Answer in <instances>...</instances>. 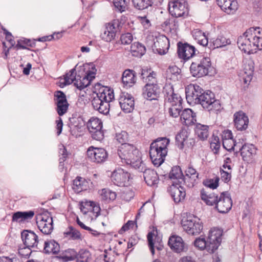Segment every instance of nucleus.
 <instances>
[{"label":"nucleus","instance_id":"603ef678","mask_svg":"<svg viewBox=\"0 0 262 262\" xmlns=\"http://www.w3.org/2000/svg\"><path fill=\"white\" fill-rule=\"evenodd\" d=\"M182 104L180 103L179 104L174 103V104H171L170 107L168 109V113L170 116L173 118H177L180 116V113L182 112Z\"/></svg>","mask_w":262,"mask_h":262},{"label":"nucleus","instance_id":"c85d7f7f","mask_svg":"<svg viewBox=\"0 0 262 262\" xmlns=\"http://www.w3.org/2000/svg\"><path fill=\"white\" fill-rule=\"evenodd\" d=\"M90 184L92 183L90 180H86L84 178L78 176L73 181L72 189L76 193H79L89 189Z\"/></svg>","mask_w":262,"mask_h":262},{"label":"nucleus","instance_id":"3c124183","mask_svg":"<svg viewBox=\"0 0 262 262\" xmlns=\"http://www.w3.org/2000/svg\"><path fill=\"white\" fill-rule=\"evenodd\" d=\"M68 229V231L64 232V237H69V239L72 240L81 239V233L78 230L71 226H69Z\"/></svg>","mask_w":262,"mask_h":262},{"label":"nucleus","instance_id":"7ed1b4c3","mask_svg":"<svg viewBox=\"0 0 262 262\" xmlns=\"http://www.w3.org/2000/svg\"><path fill=\"white\" fill-rule=\"evenodd\" d=\"M117 154L121 160H124L127 164L130 165L136 170L138 167L144 164L141 160V153L133 144H123L118 149Z\"/></svg>","mask_w":262,"mask_h":262},{"label":"nucleus","instance_id":"79ce46f5","mask_svg":"<svg viewBox=\"0 0 262 262\" xmlns=\"http://www.w3.org/2000/svg\"><path fill=\"white\" fill-rule=\"evenodd\" d=\"M170 140L166 137H160L155 140L150 144V146L155 147L156 149L165 150L168 151L167 146L169 145Z\"/></svg>","mask_w":262,"mask_h":262},{"label":"nucleus","instance_id":"f257e3e1","mask_svg":"<svg viewBox=\"0 0 262 262\" xmlns=\"http://www.w3.org/2000/svg\"><path fill=\"white\" fill-rule=\"evenodd\" d=\"M75 67L67 73L63 79H60L58 85L60 88L73 83L74 85L80 90L88 86L91 82L95 78L96 69L93 63H86L80 68L85 72L83 76H80L76 72Z\"/></svg>","mask_w":262,"mask_h":262},{"label":"nucleus","instance_id":"680f3d73","mask_svg":"<svg viewBox=\"0 0 262 262\" xmlns=\"http://www.w3.org/2000/svg\"><path fill=\"white\" fill-rule=\"evenodd\" d=\"M223 147H226L228 143H231L234 140L232 137V133L230 130H227L224 132L222 136Z\"/></svg>","mask_w":262,"mask_h":262},{"label":"nucleus","instance_id":"4c0bfd02","mask_svg":"<svg viewBox=\"0 0 262 262\" xmlns=\"http://www.w3.org/2000/svg\"><path fill=\"white\" fill-rule=\"evenodd\" d=\"M196 113H194L190 108H185L182 111L180 115L181 121L183 120L184 123L186 125H190L193 123L194 121H196Z\"/></svg>","mask_w":262,"mask_h":262},{"label":"nucleus","instance_id":"f3484780","mask_svg":"<svg viewBox=\"0 0 262 262\" xmlns=\"http://www.w3.org/2000/svg\"><path fill=\"white\" fill-rule=\"evenodd\" d=\"M130 174L122 168L115 170L112 173L111 180L118 186H125L128 182Z\"/></svg>","mask_w":262,"mask_h":262},{"label":"nucleus","instance_id":"aec40b11","mask_svg":"<svg viewBox=\"0 0 262 262\" xmlns=\"http://www.w3.org/2000/svg\"><path fill=\"white\" fill-rule=\"evenodd\" d=\"M163 93L165 100L171 104H179V103L182 104V98L179 94L174 92L173 85L171 84H165L163 88Z\"/></svg>","mask_w":262,"mask_h":262},{"label":"nucleus","instance_id":"a19ab883","mask_svg":"<svg viewBox=\"0 0 262 262\" xmlns=\"http://www.w3.org/2000/svg\"><path fill=\"white\" fill-rule=\"evenodd\" d=\"M195 134L201 140L204 141L209 136V126L207 125L197 123L195 127Z\"/></svg>","mask_w":262,"mask_h":262},{"label":"nucleus","instance_id":"f704fd0d","mask_svg":"<svg viewBox=\"0 0 262 262\" xmlns=\"http://www.w3.org/2000/svg\"><path fill=\"white\" fill-rule=\"evenodd\" d=\"M199 174L197 173L196 170L193 168L191 165H189L187 169L185 170V176H184V178H186V184L188 187H192L196 181L197 178H198Z\"/></svg>","mask_w":262,"mask_h":262},{"label":"nucleus","instance_id":"6e6d98bb","mask_svg":"<svg viewBox=\"0 0 262 262\" xmlns=\"http://www.w3.org/2000/svg\"><path fill=\"white\" fill-rule=\"evenodd\" d=\"M116 193L115 192L108 189H102L101 196L102 199L106 201H113L116 198Z\"/></svg>","mask_w":262,"mask_h":262},{"label":"nucleus","instance_id":"f8f14e48","mask_svg":"<svg viewBox=\"0 0 262 262\" xmlns=\"http://www.w3.org/2000/svg\"><path fill=\"white\" fill-rule=\"evenodd\" d=\"M195 49L193 46L189 44L187 42L183 43L181 41H179L177 43V54L178 57L183 59L184 61H186L196 56Z\"/></svg>","mask_w":262,"mask_h":262},{"label":"nucleus","instance_id":"5701e85b","mask_svg":"<svg viewBox=\"0 0 262 262\" xmlns=\"http://www.w3.org/2000/svg\"><path fill=\"white\" fill-rule=\"evenodd\" d=\"M167 154V150L164 152L162 150L156 149L155 147L150 146L149 156L155 166L157 167L160 166L164 162Z\"/></svg>","mask_w":262,"mask_h":262},{"label":"nucleus","instance_id":"4be33fe9","mask_svg":"<svg viewBox=\"0 0 262 262\" xmlns=\"http://www.w3.org/2000/svg\"><path fill=\"white\" fill-rule=\"evenodd\" d=\"M55 105L56 106V111L57 114L59 115L58 119L56 120L55 122L56 129L57 131L56 134L57 136H59L62 132L63 127V122L60 116H62L67 113L69 106V103L68 102H66L56 104Z\"/></svg>","mask_w":262,"mask_h":262},{"label":"nucleus","instance_id":"e2e57ef3","mask_svg":"<svg viewBox=\"0 0 262 262\" xmlns=\"http://www.w3.org/2000/svg\"><path fill=\"white\" fill-rule=\"evenodd\" d=\"M1 29L3 31L4 34L5 35L6 39L10 43V48H12L14 47L15 48V41L13 39V36L12 35L11 33L9 32L3 25H1Z\"/></svg>","mask_w":262,"mask_h":262},{"label":"nucleus","instance_id":"c756f323","mask_svg":"<svg viewBox=\"0 0 262 262\" xmlns=\"http://www.w3.org/2000/svg\"><path fill=\"white\" fill-rule=\"evenodd\" d=\"M200 196L202 200H203L207 205L214 206L218 201L219 198L218 195L214 192H209L208 188H203L200 192Z\"/></svg>","mask_w":262,"mask_h":262},{"label":"nucleus","instance_id":"20e7f679","mask_svg":"<svg viewBox=\"0 0 262 262\" xmlns=\"http://www.w3.org/2000/svg\"><path fill=\"white\" fill-rule=\"evenodd\" d=\"M211 66V62L209 57L204 55H198L194 57L189 70L193 77L200 78L208 74L209 69Z\"/></svg>","mask_w":262,"mask_h":262},{"label":"nucleus","instance_id":"e433bc0d","mask_svg":"<svg viewBox=\"0 0 262 262\" xmlns=\"http://www.w3.org/2000/svg\"><path fill=\"white\" fill-rule=\"evenodd\" d=\"M241 155L244 161H249L253 155L256 154V149L253 144H244L241 147Z\"/></svg>","mask_w":262,"mask_h":262},{"label":"nucleus","instance_id":"ddd939ff","mask_svg":"<svg viewBox=\"0 0 262 262\" xmlns=\"http://www.w3.org/2000/svg\"><path fill=\"white\" fill-rule=\"evenodd\" d=\"M137 170L139 172L143 173L144 181L147 185L150 186H157L159 179L158 174L155 170L147 168L145 163L138 167Z\"/></svg>","mask_w":262,"mask_h":262},{"label":"nucleus","instance_id":"de8ad7c7","mask_svg":"<svg viewBox=\"0 0 262 262\" xmlns=\"http://www.w3.org/2000/svg\"><path fill=\"white\" fill-rule=\"evenodd\" d=\"M86 126L89 132H91L96 128H102V122L97 118L92 117L86 123Z\"/></svg>","mask_w":262,"mask_h":262},{"label":"nucleus","instance_id":"9d476101","mask_svg":"<svg viewBox=\"0 0 262 262\" xmlns=\"http://www.w3.org/2000/svg\"><path fill=\"white\" fill-rule=\"evenodd\" d=\"M204 90L198 84H190L185 88L186 99L190 104L200 102V97Z\"/></svg>","mask_w":262,"mask_h":262},{"label":"nucleus","instance_id":"a878e982","mask_svg":"<svg viewBox=\"0 0 262 262\" xmlns=\"http://www.w3.org/2000/svg\"><path fill=\"white\" fill-rule=\"evenodd\" d=\"M216 1L221 9L228 14H233L238 8V3L236 0H216Z\"/></svg>","mask_w":262,"mask_h":262},{"label":"nucleus","instance_id":"bb28decb","mask_svg":"<svg viewBox=\"0 0 262 262\" xmlns=\"http://www.w3.org/2000/svg\"><path fill=\"white\" fill-rule=\"evenodd\" d=\"M34 215L35 212L33 210L17 211L12 214V222L19 224L29 222L33 217Z\"/></svg>","mask_w":262,"mask_h":262},{"label":"nucleus","instance_id":"8fccbe9b","mask_svg":"<svg viewBox=\"0 0 262 262\" xmlns=\"http://www.w3.org/2000/svg\"><path fill=\"white\" fill-rule=\"evenodd\" d=\"M253 64L252 61H250L247 66H245V73L246 76L244 77V81L246 84H249L252 78L254 69Z\"/></svg>","mask_w":262,"mask_h":262},{"label":"nucleus","instance_id":"72a5a7b5","mask_svg":"<svg viewBox=\"0 0 262 262\" xmlns=\"http://www.w3.org/2000/svg\"><path fill=\"white\" fill-rule=\"evenodd\" d=\"M253 31L251 33L254 36V40L253 39H250L251 44H252V48L254 49V52H256V50H261L262 49V36L259 27H253Z\"/></svg>","mask_w":262,"mask_h":262},{"label":"nucleus","instance_id":"37998d69","mask_svg":"<svg viewBox=\"0 0 262 262\" xmlns=\"http://www.w3.org/2000/svg\"><path fill=\"white\" fill-rule=\"evenodd\" d=\"M130 52L133 56L141 57L146 52V48L139 42H135L130 46Z\"/></svg>","mask_w":262,"mask_h":262},{"label":"nucleus","instance_id":"a18cd8bd","mask_svg":"<svg viewBox=\"0 0 262 262\" xmlns=\"http://www.w3.org/2000/svg\"><path fill=\"white\" fill-rule=\"evenodd\" d=\"M59 169L62 171L64 169V162L71 154L68 152L67 148L62 145L59 148Z\"/></svg>","mask_w":262,"mask_h":262},{"label":"nucleus","instance_id":"c9c22d12","mask_svg":"<svg viewBox=\"0 0 262 262\" xmlns=\"http://www.w3.org/2000/svg\"><path fill=\"white\" fill-rule=\"evenodd\" d=\"M117 31H119L117 30L111 23H108L106 26L104 32L101 34V37L105 41L110 42L115 38Z\"/></svg>","mask_w":262,"mask_h":262},{"label":"nucleus","instance_id":"6e6552de","mask_svg":"<svg viewBox=\"0 0 262 262\" xmlns=\"http://www.w3.org/2000/svg\"><path fill=\"white\" fill-rule=\"evenodd\" d=\"M253 27H251L247 29L242 36L238 37L237 44L238 48L245 53L248 54L254 53V49L252 48V44H251L250 39L254 40V36L252 34L253 31Z\"/></svg>","mask_w":262,"mask_h":262},{"label":"nucleus","instance_id":"7c9ffc66","mask_svg":"<svg viewBox=\"0 0 262 262\" xmlns=\"http://www.w3.org/2000/svg\"><path fill=\"white\" fill-rule=\"evenodd\" d=\"M121 79L124 87L130 88L136 82V73L133 70L126 69L123 72Z\"/></svg>","mask_w":262,"mask_h":262},{"label":"nucleus","instance_id":"2f4dec72","mask_svg":"<svg viewBox=\"0 0 262 262\" xmlns=\"http://www.w3.org/2000/svg\"><path fill=\"white\" fill-rule=\"evenodd\" d=\"M163 0H132L134 7L139 10H143L149 6L161 5Z\"/></svg>","mask_w":262,"mask_h":262},{"label":"nucleus","instance_id":"a211bd4d","mask_svg":"<svg viewBox=\"0 0 262 262\" xmlns=\"http://www.w3.org/2000/svg\"><path fill=\"white\" fill-rule=\"evenodd\" d=\"M21 238L24 246L39 249L37 247L39 242L38 236L33 231L30 230H23L21 232Z\"/></svg>","mask_w":262,"mask_h":262},{"label":"nucleus","instance_id":"bf43d9fd","mask_svg":"<svg viewBox=\"0 0 262 262\" xmlns=\"http://www.w3.org/2000/svg\"><path fill=\"white\" fill-rule=\"evenodd\" d=\"M193 36H194L195 39L197 40V42L199 45L203 47H205L208 45V39L201 31L195 32Z\"/></svg>","mask_w":262,"mask_h":262},{"label":"nucleus","instance_id":"1a4fd4ad","mask_svg":"<svg viewBox=\"0 0 262 262\" xmlns=\"http://www.w3.org/2000/svg\"><path fill=\"white\" fill-rule=\"evenodd\" d=\"M188 4L178 0L170 2L168 4V10L172 16L176 18L185 17L188 14Z\"/></svg>","mask_w":262,"mask_h":262},{"label":"nucleus","instance_id":"ea45409f","mask_svg":"<svg viewBox=\"0 0 262 262\" xmlns=\"http://www.w3.org/2000/svg\"><path fill=\"white\" fill-rule=\"evenodd\" d=\"M169 177L170 179L176 180L174 182H178V181H180L181 182V183L182 182H183L184 183H187V178H184L181 168L179 166H175L171 168L169 174Z\"/></svg>","mask_w":262,"mask_h":262},{"label":"nucleus","instance_id":"338daca9","mask_svg":"<svg viewBox=\"0 0 262 262\" xmlns=\"http://www.w3.org/2000/svg\"><path fill=\"white\" fill-rule=\"evenodd\" d=\"M93 204V201H86L80 203V209L83 214H86L89 211H91V207Z\"/></svg>","mask_w":262,"mask_h":262},{"label":"nucleus","instance_id":"cd10ccee","mask_svg":"<svg viewBox=\"0 0 262 262\" xmlns=\"http://www.w3.org/2000/svg\"><path fill=\"white\" fill-rule=\"evenodd\" d=\"M167 46H169L168 39L165 36H164L157 38L156 41L154 42L152 50L154 52L160 55H164L168 49Z\"/></svg>","mask_w":262,"mask_h":262},{"label":"nucleus","instance_id":"4d7b16f0","mask_svg":"<svg viewBox=\"0 0 262 262\" xmlns=\"http://www.w3.org/2000/svg\"><path fill=\"white\" fill-rule=\"evenodd\" d=\"M77 253L78 258L77 259L80 262H89L91 259V254L86 249H80Z\"/></svg>","mask_w":262,"mask_h":262},{"label":"nucleus","instance_id":"09e8293b","mask_svg":"<svg viewBox=\"0 0 262 262\" xmlns=\"http://www.w3.org/2000/svg\"><path fill=\"white\" fill-rule=\"evenodd\" d=\"M231 43L229 38H227L223 35H218L217 37L213 41L214 48H222Z\"/></svg>","mask_w":262,"mask_h":262},{"label":"nucleus","instance_id":"393cba45","mask_svg":"<svg viewBox=\"0 0 262 262\" xmlns=\"http://www.w3.org/2000/svg\"><path fill=\"white\" fill-rule=\"evenodd\" d=\"M46 213L49 214L48 209H43L42 212L39 213L36 216V223L40 231L45 235H49V227L47 224L49 216Z\"/></svg>","mask_w":262,"mask_h":262},{"label":"nucleus","instance_id":"49530a36","mask_svg":"<svg viewBox=\"0 0 262 262\" xmlns=\"http://www.w3.org/2000/svg\"><path fill=\"white\" fill-rule=\"evenodd\" d=\"M188 138V132L185 129H182L177 134L175 137L176 144L180 149L184 147V142Z\"/></svg>","mask_w":262,"mask_h":262},{"label":"nucleus","instance_id":"412c9836","mask_svg":"<svg viewBox=\"0 0 262 262\" xmlns=\"http://www.w3.org/2000/svg\"><path fill=\"white\" fill-rule=\"evenodd\" d=\"M122 111L125 113L131 112L134 108V99L129 94L122 93L119 100Z\"/></svg>","mask_w":262,"mask_h":262},{"label":"nucleus","instance_id":"2eb2a0df","mask_svg":"<svg viewBox=\"0 0 262 262\" xmlns=\"http://www.w3.org/2000/svg\"><path fill=\"white\" fill-rule=\"evenodd\" d=\"M232 201L227 191L221 193L214 208L221 213H227L232 208Z\"/></svg>","mask_w":262,"mask_h":262},{"label":"nucleus","instance_id":"69168bd1","mask_svg":"<svg viewBox=\"0 0 262 262\" xmlns=\"http://www.w3.org/2000/svg\"><path fill=\"white\" fill-rule=\"evenodd\" d=\"M93 139L101 141L103 139L104 135L102 128H96L94 130L90 132Z\"/></svg>","mask_w":262,"mask_h":262},{"label":"nucleus","instance_id":"423d86ee","mask_svg":"<svg viewBox=\"0 0 262 262\" xmlns=\"http://www.w3.org/2000/svg\"><path fill=\"white\" fill-rule=\"evenodd\" d=\"M181 224L188 234L193 235L200 234L203 228L202 222L194 215H189L186 219H183Z\"/></svg>","mask_w":262,"mask_h":262},{"label":"nucleus","instance_id":"13d9d810","mask_svg":"<svg viewBox=\"0 0 262 262\" xmlns=\"http://www.w3.org/2000/svg\"><path fill=\"white\" fill-rule=\"evenodd\" d=\"M113 4L116 11L121 13L125 11L127 8L126 0H113Z\"/></svg>","mask_w":262,"mask_h":262},{"label":"nucleus","instance_id":"f03ea898","mask_svg":"<svg viewBox=\"0 0 262 262\" xmlns=\"http://www.w3.org/2000/svg\"><path fill=\"white\" fill-rule=\"evenodd\" d=\"M97 87H100L99 92L97 93V97L92 100V104L95 110L103 115H107L110 112V102L114 98L113 90L107 86H100L99 83L95 85L96 89Z\"/></svg>","mask_w":262,"mask_h":262},{"label":"nucleus","instance_id":"052dcab7","mask_svg":"<svg viewBox=\"0 0 262 262\" xmlns=\"http://www.w3.org/2000/svg\"><path fill=\"white\" fill-rule=\"evenodd\" d=\"M220 178L218 177H214V179H208L203 181V184L207 188L212 189H216L219 186Z\"/></svg>","mask_w":262,"mask_h":262},{"label":"nucleus","instance_id":"864d4df0","mask_svg":"<svg viewBox=\"0 0 262 262\" xmlns=\"http://www.w3.org/2000/svg\"><path fill=\"white\" fill-rule=\"evenodd\" d=\"M162 27H168L170 29L177 30L179 27V21L174 17H169L162 24Z\"/></svg>","mask_w":262,"mask_h":262},{"label":"nucleus","instance_id":"c03bdc74","mask_svg":"<svg viewBox=\"0 0 262 262\" xmlns=\"http://www.w3.org/2000/svg\"><path fill=\"white\" fill-rule=\"evenodd\" d=\"M69 121L77 129H81L86 124V121L83 117L77 113L72 114V117L69 118Z\"/></svg>","mask_w":262,"mask_h":262},{"label":"nucleus","instance_id":"473e14b6","mask_svg":"<svg viewBox=\"0 0 262 262\" xmlns=\"http://www.w3.org/2000/svg\"><path fill=\"white\" fill-rule=\"evenodd\" d=\"M52 258H57L61 259L63 262H68L76 259L78 258V253L74 249H68L61 251V253Z\"/></svg>","mask_w":262,"mask_h":262},{"label":"nucleus","instance_id":"774afa93","mask_svg":"<svg viewBox=\"0 0 262 262\" xmlns=\"http://www.w3.org/2000/svg\"><path fill=\"white\" fill-rule=\"evenodd\" d=\"M50 245H51L50 253L53 254H60L61 252L60 251V247L59 244L55 240H50Z\"/></svg>","mask_w":262,"mask_h":262},{"label":"nucleus","instance_id":"0eeeda50","mask_svg":"<svg viewBox=\"0 0 262 262\" xmlns=\"http://www.w3.org/2000/svg\"><path fill=\"white\" fill-rule=\"evenodd\" d=\"M222 236V230L219 228H213L210 230L206 240L205 249L210 253H213L220 245Z\"/></svg>","mask_w":262,"mask_h":262},{"label":"nucleus","instance_id":"58836bf2","mask_svg":"<svg viewBox=\"0 0 262 262\" xmlns=\"http://www.w3.org/2000/svg\"><path fill=\"white\" fill-rule=\"evenodd\" d=\"M36 40L35 39H31L26 38H21L17 40V43L15 46L16 50L26 49L31 50L29 47L34 48L36 46Z\"/></svg>","mask_w":262,"mask_h":262},{"label":"nucleus","instance_id":"6ab92c4d","mask_svg":"<svg viewBox=\"0 0 262 262\" xmlns=\"http://www.w3.org/2000/svg\"><path fill=\"white\" fill-rule=\"evenodd\" d=\"M168 245L173 252L177 253L186 252L188 249L187 245L184 242L182 238L176 235L169 237Z\"/></svg>","mask_w":262,"mask_h":262},{"label":"nucleus","instance_id":"0e129e2a","mask_svg":"<svg viewBox=\"0 0 262 262\" xmlns=\"http://www.w3.org/2000/svg\"><path fill=\"white\" fill-rule=\"evenodd\" d=\"M127 20V18L125 16L122 15L120 19H114L112 22V24L115 27V28L119 31H120V29L122 28L123 25L126 22Z\"/></svg>","mask_w":262,"mask_h":262},{"label":"nucleus","instance_id":"b1692460","mask_svg":"<svg viewBox=\"0 0 262 262\" xmlns=\"http://www.w3.org/2000/svg\"><path fill=\"white\" fill-rule=\"evenodd\" d=\"M234 126L238 130H245L248 125L249 119L246 114L240 111L234 114Z\"/></svg>","mask_w":262,"mask_h":262},{"label":"nucleus","instance_id":"9b49d317","mask_svg":"<svg viewBox=\"0 0 262 262\" xmlns=\"http://www.w3.org/2000/svg\"><path fill=\"white\" fill-rule=\"evenodd\" d=\"M181 182H173L168 187L167 191L175 203L178 204L183 201L186 196V190L181 185Z\"/></svg>","mask_w":262,"mask_h":262},{"label":"nucleus","instance_id":"dca6fc26","mask_svg":"<svg viewBox=\"0 0 262 262\" xmlns=\"http://www.w3.org/2000/svg\"><path fill=\"white\" fill-rule=\"evenodd\" d=\"M88 157L93 162L101 163L105 162L108 157V154L103 148L90 147L87 150Z\"/></svg>","mask_w":262,"mask_h":262},{"label":"nucleus","instance_id":"5fc2aeb1","mask_svg":"<svg viewBox=\"0 0 262 262\" xmlns=\"http://www.w3.org/2000/svg\"><path fill=\"white\" fill-rule=\"evenodd\" d=\"M54 104L68 102L66 94L61 91H56L54 93Z\"/></svg>","mask_w":262,"mask_h":262},{"label":"nucleus","instance_id":"4468645a","mask_svg":"<svg viewBox=\"0 0 262 262\" xmlns=\"http://www.w3.org/2000/svg\"><path fill=\"white\" fill-rule=\"evenodd\" d=\"M161 89L158 83H147L142 88V96L147 100H157L160 97Z\"/></svg>","mask_w":262,"mask_h":262},{"label":"nucleus","instance_id":"39448f33","mask_svg":"<svg viewBox=\"0 0 262 262\" xmlns=\"http://www.w3.org/2000/svg\"><path fill=\"white\" fill-rule=\"evenodd\" d=\"M198 103L203 108L210 113H216L221 110L220 102L215 98L214 94L210 90L203 91Z\"/></svg>","mask_w":262,"mask_h":262}]
</instances>
